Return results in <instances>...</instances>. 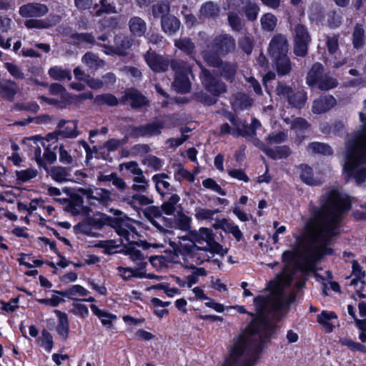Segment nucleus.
<instances>
[{"label": "nucleus", "mask_w": 366, "mask_h": 366, "mask_svg": "<svg viewBox=\"0 0 366 366\" xmlns=\"http://www.w3.org/2000/svg\"><path fill=\"white\" fill-rule=\"evenodd\" d=\"M339 342L342 346L347 347L352 352H360L366 354V346L362 343L355 342L350 338L340 337Z\"/></svg>", "instance_id": "obj_48"}, {"label": "nucleus", "mask_w": 366, "mask_h": 366, "mask_svg": "<svg viewBox=\"0 0 366 366\" xmlns=\"http://www.w3.org/2000/svg\"><path fill=\"white\" fill-rule=\"evenodd\" d=\"M312 38L307 27L302 24H297L293 32L294 54L299 57L306 56Z\"/></svg>", "instance_id": "obj_5"}, {"label": "nucleus", "mask_w": 366, "mask_h": 366, "mask_svg": "<svg viewBox=\"0 0 366 366\" xmlns=\"http://www.w3.org/2000/svg\"><path fill=\"white\" fill-rule=\"evenodd\" d=\"M211 66L219 69L221 75L227 81L232 82L234 79V76L237 73L236 64L229 61H223L222 60V63L219 66Z\"/></svg>", "instance_id": "obj_35"}, {"label": "nucleus", "mask_w": 366, "mask_h": 366, "mask_svg": "<svg viewBox=\"0 0 366 366\" xmlns=\"http://www.w3.org/2000/svg\"><path fill=\"white\" fill-rule=\"evenodd\" d=\"M143 214L145 218L157 228L159 231H164L163 227L155 220V218L162 217V210L159 207L148 206L143 210Z\"/></svg>", "instance_id": "obj_27"}, {"label": "nucleus", "mask_w": 366, "mask_h": 366, "mask_svg": "<svg viewBox=\"0 0 366 366\" xmlns=\"http://www.w3.org/2000/svg\"><path fill=\"white\" fill-rule=\"evenodd\" d=\"M243 11L244 12V14L247 20L252 21L256 20L259 11V7L256 3L252 2L249 0V1L247 4L245 8L244 9Z\"/></svg>", "instance_id": "obj_58"}, {"label": "nucleus", "mask_w": 366, "mask_h": 366, "mask_svg": "<svg viewBox=\"0 0 366 366\" xmlns=\"http://www.w3.org/2000/svg\"><path fill=\"white\" fill-rule=\"evenodd\" d=\"M310 124L304 118L298 117L293 122V127L296 129V138L299 142H302L305 139V133L309 130Z\"/></svg>", "instance_id": "obj_39"}, {"label": "nucleus", "mask_w": 366, "mask_h": 366, "mask_svg": "<svg viewBox=\"0 0 366 366\" xmlns=\"http://www.w3.org/2000/svg\"><path fill=\"white\" fill-rule=\"evenodd\" d=\"M37 341L39 345L48 352L51 351L54 345L52 335L46 329L42 330L41 337H39Z\"/></svg>", "instance_id": "obj_52"}, {"label": "nucleus", "mask_w": 366, "mask_h": 366, "mask_svg": "<svg viewBox=\"0 0 366 366\" xmlns=\"http://www.w3.org/2000/svg\"><path fill=\"white\" fill-rule=\"evenodd\" d=\"M336 104L337 101L332 95H321L313 102L312 111L317 114H324L332 109Z\"/></svg>", "instance_id": "obj_15"}, {"label": "nucleus", "mask_w": 366, "mask_h": 366, "mask_svg": "<svg viewBox=\"0 0 366 366\" xmlns=\"http://www.w3.org/2000/svg\"><path fill=\"white\" fill-rule=\"evenodd\" d=\"M69 122V121L65 119H61L58 124L57 128L58 131H60V136L63 138H75L79 135V132L77 131V120H73L71 122L74 124L73 128L69 127V126L65 127L64 129H61L64 127V125Z\"/></svg>", "instance_id": "obj_34"}, {"label": "nucleus", "mask_w": 366, "mask_h": 366, "mask_svg": "<svg viewBox=\"0 0 366 366\" xmlns=\"http://www.w3.org/2000/svg\"><path fill=\"white\" fill-rule=\"evenodd\" d=\"M307 99V92L304 90L293 91L291 95L288 96L287 101L292 108L302 109Z\"/></svg>", "instance_id": "obj_31"}, {"label": "nucleus", "mask_w": 366, "mask_h": 366, "mask_svg": "<svg viewBox=\"0 0 366 366\" xmlns=\"http://www.w3.org/2000/svg\"><path fill=\"white\" fill-rule=\"evenodd\" d=\"M339 84L337 78L330 76L329 74H325L318 84L315 86L320 91H329L337 87Z\"/></svg>", "instance_id": "obj_43"}, {"label": "nucleus", "mask_w": 366, "mask_h": 366, "mask_svg": "<svg viewBox=\"0 0 366 366\" xmlns=\"http://www.w3.org/2000/svg\"><path fill=\"white\" fill-rule=\"evenodd\" d=\"M37 170L33 168H28L24 170L16 171V180L20 182H26L37 176Z\"/></svg>", "instance_id": "obj_55"}, {"label": "nucleus", "mask_w": 366, "mask_h": 366, "mask_svg": "<svg viewBox=\"0 0 366 366\" xmlns=\"http://www.w3.org/2000/svg\"><path fill=\"white\" fill-rule=\"evenodd\" d=\"M249 342L250 340L245 334H240L231 348L230 360L228 362H232V365H238L239 357L242 356L246 352Z\"/></svg>", "instance_id": "obj_13"}, {"label": "nucleus", "mask_w": 366, "mask_h": 366, "mask_svg": "<svg viewBox=\"0 0 366 366\" xmlns=\"http://www.w3.org/2000/svg\"><path fill=\"white\" fill-rule=\"evenodd\" d=\"M152 15L154 18H162L169 15L170 2L167 0H162L153 4L152 7Z\"/></svg>", "instance_id": "obj_37"}, {"label": "nucleus", "mask_w": 366, "mask_h": 366, "mask_svg": "<svg viewBox=\"0 0 366 366\" xmlns=\"http://www.w3.org/2000/svg\"><path fill=\"white\" fill-rule=\"evenodd\" d=\"M114 46L104 44H98V46L107 49V54H116L119 56H124L127 55V51L132 46V40L123 34H118L114 36Z\"/></svg>", "instance_id": "obj_10"}, {"label": "nucleus", "mask_w": 366, "mask_h": 366, "mask_svg": "<svg viewBox=\"0 0 366 366\" xmlns=\"http://www.w3.org/2000/svg\"><path fill=\"white\" fill-rule=\"evenodd\" d=\"M239 46L245 54H250L254 48V39L249 36H244L239 39Z\"/></svg>", "instance_id": "obj_62"}, {"label": "nucleus", "mask_w": 366, "mask_h": 366, "mask_svg": "<svg viewBox=\"0 0 366 366\" xmlns=\"http://www.w3.org/2000/svg\"><path fill=\"white\" fill-rule=\"evenodd\" d=\"M207 49L202 51V56L208 66H219L222 63V57L234 51L236 41L229 34L216 35L212 39L208 40Z\"/></svg>", "instance_id": "obj_3"}, {"label": "nucleus", "mask_w": 366, "mask_h": 366, "mask_svg": "<svg viewBox=\"0 0 366 366\" xmlns=\"http://www.w3.org/2000/svg\"><path fill=\"white\" fill-rule=\"evenodd\" d=\"M337 315L333 311L323 310L317 316V322L323 327L325 332L330 333L334 330V325L329 321L332 319H337Z\"/></svg>", "instance_id": "obj_30"}, {"label": "nucleus", "mask_w": 366, "mask_h": 366, "mask_svg": "<svg viewBox=\"0 0 366 366\" xmlns=\"http://www.w3.org/2000/svg\"><path fill=\"white\" fill-rule=\"evenodd\" d=\"M48 74L54 80L71 79V71L68 69H64L61 66H54L51 67L48 71Z\"/></svg>", "instance_id": "obj_42"}, {"label": "nucleus", "mask_w": 366, "mask_h": 366, "mask_svg": "<svg viewBox=\"0 0 366 366\" xmlns=\"http://www.w3.org/2000/svg\"><path fill=\"white\" fill-rule=\"evenodd\" d=\"M144 59L150 69L154 73H163L172 69V59L168 56L160 55L149 49L144 55Z\"/></svg>", "instance_id": "obj_9"}, {"label": "nucleus", "mask_w": 366, "mask_h": 366, "mask_svg": "<svg viewBox=\"0 0 366 366\" xmlns=\"http://www.w3.org/2000/svg\"><path fill=\"white\" fill-rule=\"evenodd\" d=\"M219 12L218 6L212 1L204 3L200 8L201 15L207 18L216 17L219 15Z\"/></svg>", "instance_id": "obj_51"}, {"label": "nucleus", "mask_w": 366, "mask_h": 366, "mask_svg": "<svg viewBox=\"0 0 366 366\" xmlns=\"http://www.w3.org/2000/svg\"><path fill=\"white\" fill-rule=\"evenodd\" d=\"M265 324L266 322L262 318L256 317L250 321L243 333L253 337L260 332L262 327Z\"/></svg>", "instance_id": "obj_40"}, {"label": "nucleus", "mask_w": 366, "mask_h": 366, "mask_svg": "<svg viewBox=\"0 0 366 366\" xmlns=\"http://www.w3.org/2000/svg\"><path fill=\"white\" fill-rule=\"evenodd\" d=\"M50 176L56 182H64L68 181L69 172L63 167H52L50 169Z\"/></svg>", "instance_id": "obj_49"}, {"label": "nucleus", "mask_w": 366, "mask_h": 366, "mask_svg": "<svg viewBox=\"0 0 366 366\" xmlns=\"http://www.w3.org/2000/svg\"><path fill=\"white\" fill-rule=\"evenodd\" d=\"M146 266L147 262H140L137 268L119 267L118 269L123 272L122 278L124 280H129L132 277L142 279L144 276Z\"/></svg>", "instance_id": "obj_22"}, {"label": "nucleus", "mask_w": 366, "mask_h": 366, "mask_svg": "<svg viewBox=\"0 0 366 366\" xmlns=\"http://www.w3.org/2000/svg\"><path fill=\"white\" fill-rule=\"evenodd\" d=\"M54 313L58 317V322L56 327V331L61 340L65 342L69 338L70 326L68 315L66 312L58 310H54Z\"/></svg>", "instance_id": "obj_17"}, {"label": "nucleus", "mask_w": 366, "mask_h": 366, "mask_svg": "<svg viewBox=\"0 0 366 366\" xmlns=\"http://www.w3.org/2000/svg\"><path fill=\"white\" fill-rule=\"evenodd\" d=\"M121 104H129L131 109L139 110L149 105V100L141 91L135 87L126 89L120 98Z\"/></svg>", "instance_id": "obj_8"}, {"label": "nucleus", "mask_w": 366, "mask_h": 366, "mask_svg": "<svg viewBox=\"0 0 366 366\" xmlns=\"http://www.w3.org/2000/svg\"><path fill=\"white\" fill-rule=\"evenodd\" d=\"M90 308L93 314L101 319L102 324L104 326H112V320L117 319L116 315L102 310L94 304H92Z\"/></svg>", "instance_id": "obj_36"}, {"label": "nucleus", "mask_w": 366, "mask_h": 366, "mask_svg": "<svg viewBox=\"0 0 366 366\" xmlns=\"http://www.w3.org/2000/svg\"><path fill=\"white\" fill-rule=\"evenodd\" d=\"M175 251L182 256L183 262L181 263L182 266L184 268L191 263L196 264V260H197L198 251L203 252V247L197 246L195 243H180L177 247Z\"/></svg>", "instance_id": "obj_11"}, {"label": "nucleus", "mask_w": 366, "mask_h": 366, "mask_svg": "<svg viewBox=\"0 0 366 366\" xmlns=\"http://www.w3.org/2000/svg\"><path fill=\"white\" fill-rule=\"evenodd\" d=\"M288 41L282 34L274 35L269 44L268 54L272 59L287 55Z\"/></svg>", "instance_id": "obj_12"}, {"label": "nucleus", "mask_w": 366, "mask_h": 366, "mask_svg": "<svg viewBox=\"0 0 366 366\" xmlns=\"http://www.w3.org/2000/svg\"><path fill=\"white\" fill-rule=\"evenodd\" d=\"M200 79L206 91L214 97H219L227 91L226 84L204 67L202 68Z\"/></svg>", "instance_id": "obj_7"}, {"label": "nucleus", "mask_w": 366, "mask_h": 366, "mask_svg": "<svg viewBox=\"0 0 366 366\" xmlns=\"http://www.w3.org/2000/svg\"><path fill=\"white\" fill-rule=\"evenodd\" d=\"M100 6L98 4H94L92 6L94 16H101L104 14L117 13L116 6L114 0H100Z\"/></svg>", "instance_id": "obj_32"}, {"label": "nucleus", "mask_w": 366, "mask_h": 366, "mask_svg": "<svg viewBox=\"0 0 366 366\" xmlns=\"http://www.w3.org/2000/svg\"><path fill=\"white\" fill-rule=\"evenodd\" d=\"M111 212H113L114 214L116 216L114 218L120 219L124 222L123 224L125 226H122L121 230L124 232L125 234L119 235L121 237H124V240H129V236L130 235V232H135L136 228L132 225V219L129 217L127 214H125L123 212L119 209H111Z\"/></svg>", "instance_id": "obj_24"}, {"label": "nucleus", "mask_w": 366, "mask_h": 366, "mask_svg": "<svg viewBox=\"0 0 366 366\" xmlns=\"http://www.w3.org/2000/svg\"><path fill=\"white\" fill-rule=\"evenodd\" d=\"M228 24L234 31H241L244 24L240 17L235 12H229L227 16Z\"/></svg>", "instance_id": "obj_59"}, {"label": "nucleus", "mask_w": 366, "mask_h": 366, "mask_svg": "<svg viewBox=\"0 0 366 366\" xmlns=\"http://www.w3.org/2000/svg\"><path fill=\"white\" fill-rule=\"evenodd\" d=\"M326 46L330 55L335 54L339 49V35L333 34L332 36H327Z\"/></svg>", "instance_id": "obj_61"}, {"label": "nucleus", "mask_w": 366, "mask_h": 366, "mask_svg": "<svg viewBox=\"0 0 366 366\" xmlns=\"http://www.w3.org/2000/svg\"><path fill=\"white\" fill-rule=\"evenodd\" d=\"M291 153L292 151L287 145L277 146L264 151V154L274 160L287 158Z\"/></svg>", "instance_id": "obj_38"}, {"label": "nucleus", "mask_w": 366, "mask_h": 366, "mask_svg": "<svg viewBox=\"0 0 366 366\" xmlns=\"http://www.w3.org/2000/svg\"><path fill=\"white\" fill-rule=\"evenodd\" d=\"M325 69L320 62L314 63L307 71L306 76V84L310 87H315L320 81L325 73Z\"/></svg>", "instance_id": "obj_19"}, {"label": "nucleus", "mask_w": 366, "mask_h": 366, "mask_svg": "<svg viewBox=\"0 0 366 366\" xmlns=\"http://www.w3.org/2000/svg\"><path fill=\"white\" fill-rule=\"evenodd\" d=\"M352 44L355 49L362 48L365 44V31L361 25L357 24L354 28Z\"/></svg>", "instance_id": "obj_53"}, {"label": "nucleus", "mask_w": 366, "mask_h": 366, "mask_svg": "<svg viewBox=\"0 0 366 366\" xmlns=\"http://www.w3.org/2000/svg\"><path fill=\"white\" fill-rule=\"evenodd\" d=\"M202 247L203 252H209L212 254H218L221 257H224L229 251L228 248H224L220 243L217 242L215 238L207 246Z\"/></svg>", "instance_id": "obj_50"}, {"label": "nucleus", "mask_w": 366, "mask_h": 366, "mask_svg": "<svg viewBox=\"0 0 366 366\" xmlns=\"http://www.w3.org/2000/svg\"><path fill=\"white\" fill-rule=\"evenodd\" d=\"M260 23L263 30L272 31L277 25V18L272 13H267L261 17Z\"/></svg>", "instance_id": "obj_54"}, {"label": "nucleus", "mask_w": 366, "mask_h": 366, "mask_svg": "<svg viewBox=\"0 0 366 366\" xmlns=\"http://www.w3.org/2000/svg\"><path fill=\"white\" fill-rule=\"evenodd\" d=\"M88 224L91 225L92 230L103 229L105 226L113 228L118 235L125 234L124 232L121 230L122 226H125L124 222L117 218H113L102 212H97L93 217H87Z\"/></svg>", "instance_id": "obj_6"}, {"label": "nucleus", "mask_w": 366, "mask_h": 366, "mask_svg": "<svg viewBox=\"0 0 366 366\" xmlns=\"http://www.w3.org/2000/svg\"><path fill=\"white\" fill-rule=\"evenodd\" d=\"M114 192L113 189L109 190L103 188H97L93 193L92 200H97L102 204L107 205L109 202L112 201L111 194Z\"/></svg>", "instance_id": "obj_47"}, {"label": "nucleus", "mask_w": 366, "mask_h": 366, "mask_svg": "<svg viewBox=\"0 0 366 366\" xmlns=\"http://www.w3.org/2000/svg\"><path fill=\"white\" fill-rule=\"evenodd\" d=\"M180 25L179 19L172 14H169L161 20L162 30L167 35L174 34L179 29Z\"/></svg>", "instance_id": "obj_23"}, {"label": "nucleus", "mask_w": 366, "mask_h": 366, "mask_svg": "<svg viewBox=\"0 0 366 366\" xmlns=\"http://www.w3.org/2000/svg\"><path fill=\"white\" fill-rule=\"evenodd\" d=\"M216 237L212 229L202 227L199 230L192 231L189 234V240L194 243L209 244Z\"/></svg>", "instance_id": "obj_18"}, {"label": "nucleus", "mask_w": 366, "mask_h": 366, "mask_svg": "<svg viewBox=\"0 0 366 366\" xmlns=\"http://www.w3.org/2000/svg\"><path fill=\"white\" fill-rule=\"evenodd\" d=\"M301 180L307 185H315V179H314L313 170L311 167L306 164L300 165Z\"/></svg>", "instance_id": "obj_46"}, {"label": "nucleus", "mask_w": 366, "mask_h": 366, "mask_svg": "<svg viewBox=\"0 0 366 366\" xmlns=\"http://www.w3.org/2000/svg\"><path fill=\"white\" fill-rule=\"evenodd\" d=\"M124 237H121L119 240L107 239L104 241H99L96 247L104 249V253L107 255H112L117 254L118 250L124 242Z\"/></svg>", "instance_id": "obj_28"}, {"label": "nucleus", "mask_w": 366, "mask_h": 366, "mask_svg": "<svg viewBox=\"0 0 366 366\" xmlns=\"http://www.w3.org/2000/svg\"><path fill=\"white\" fill-rule=\"evenodd\" d=\"M48 7L43 4L31 2L19 7V13L24 18L41 17L47 14Z\"/></svg>", "instance_id": "obj_14"}, {"label": "nucleus", "mask_w": 366, "mask_h": 366, "mask_svg": "<svg viewBox=\"0 0 366 366\" xmlns=\"http://www.w3.org/2000/svg\"><path fill=\"white\" fill-rule=\"evenodd\" d=\"M72 306L73 308L71 309L70 312L73 315L79 316L81 318L86 317L89 315V309L86 305L74 301Z\"/></svg>", "instance_id": "obj_64"}, {"label": "nucleus", "mask_w": 366, "mask_h": 366, "mask_svg": "<svg viewBox=\"0 0 366 366\" xmlns=\"http://www.w3.org/2000/svg\"><path fill=\"white\" fill-rule=\"evenodd\" d=\"M213 227L215 229H222L226 233L232 234L237 242H239L243 238V234L239 229V226L229 222L226 218L217 219L213 224Z\"/></svg>", "instance_id": "obj_16"}, {"label": "nucleus", "mask_w": 366, "mask_h": 366, "mask_svg": "<svg viewBox=\"0 0 366 366\" xmlns=\"http://www.w3.org/2000/svg\"><path fill=\"white\" fill-rule=\"evenodd\" d=\"M93 103L94 105L99 107L107 105L112 107L121 104L120 99H119L114 94L111 93H104L97 95Z\"/></svg>", "instance_id": "obj_33"}, {"label": "nucleus", "mask_w": 366, "mask_h": 366, "mask_svg": "<svg viewBox=\"0 0 366 366\" xmlns=\"http://www.w3.org/2000/svg\"><path fill=\"white\" fill-rule=\"evenodd\" d=\"M54 294L59 295L62 297H67L68 299L73 300L74 301H79V299H74L73 297L76 295L86 296L89 291L80 285H74L68 289L64 290H52Z\"/></svg>", "instance_id": "obj_20"}, {"label": "nucleus", "mask_w": 366, "mask_h": 366, "mask_svg": "<svg viewBox=\"0 0 366 366\" xmlns=\"http://www.w3.org/2000/svg\"><path fill=\"white\" fill-rule=\"evenodd\" d=\"M274 68L277 74L280 76H285L292 70L291 61L288 55L272 59Z\"/></svg>", "instance_id": "obj_29"}, {"label": "nucleus", "mask_w": 366, "mask_h": 366, "mask_svg": "<svg viewBox=\"0 0 366 366\" xmlns=\"http://www.w3.org/2000/svg\"><path fill=\"white\" fill-rule=\"evenodd\" d=\"M128 26L130 32L137 37L144 36L147 31V23L139 16H132L129 19Z\"/></svg>", "instance_id": "obj_25"}, {"label": "nucleus", "mask_w": 366, "mask_h": 366, "mask_svg": "<svg viewBox=\"0 0 366 366\" xmlns=\"http://www.w3.org/2000/svg\"><path fill=\"white\" fill-rule=\"evenodd\" d=\"M19 91L17 84L11 79L0 81V96L5 100L12 102Z\"/></svg>", "instance_id": "obj_21"}, {"label": "nucleus", "mask_w": 366, "mask_h": 366, "mask_svg": "<svg viewBox=\"0 0 366 366\" xmlns=\"http://www.w3.org/2000/svg\"><path fill=\"white\" fill-rule=\"evenodd\" d=\"M73 44L75 45H80L82 43H87L89 44H97L95 38L92 33H78L74 32L70 35Z\"/></svg>", "instance_id": "obj_41"}, {"label": "nucleus", "mask_w": 366, "mask_h": 366, "mask_svg": "<svg viewBox=\"0 0 366 366\" xmlns=\"http://www.w3.org/2000/svg\"><path fill=\"white\" fill-rule=\"evenodd\" d=\"M293 91L292 87L285 81H278L275 89V92L277 96L286 99L288 98V96L291 95Z\"/></svg>", "instance_id": "obj_63"}, {"label": "nucleus", "mask_w": 366, "mask_h": 366, "mask_svg": "<svg viewBox=\"0 0 366 366\" xmlns=\"http://www.w3.org/2000/svg\"><path fill=\"white\" fill-rule=\"evenodd\" d=\"M144 126L147 137L159 136L165 127L164 122L162 120H155Z\"/></svg>", "instance_id": "obj_45"}, {"label": "nucleus", "mask_w": 366, "mask_h": 366, "mask_svg": "<svg viewBox=\"0 0 366 366\" xmlns=\"http://www.w3.org/2000/svg\"><path fill=\"white\" fill-rule=\"evenodd\" d=\"M174 45L186 56H188L190 59L196 61V46L194 43L192 41L190 38H180L179 39L175 41Z\"/></svg>", "instance_id": "obj_26"}, {"label": "nucleus", "mask_w": 366, "mask_h": 366, "mask_svg": "<svg viewBox=\"0 0 366 366\" xmlns=\"http://www.w3.org/2000/svg\"><path fill=\"white\" fill-rule=\"evenodd\" d=\"M172 70L174 73L172 83L174 90L179 94L189 93L192 87L189 80V75L192 73L191 65L187 61L172 59Z\"/></svg>", "instance_id": "obj_4"}, {"label": "nucleus", "mask_w": 366, "mask_h": 366, "mask_svg": "<svg viewBox=\"0 0 366 366\" xmlns=\"http://www.w3.org/2000/svg\"><path fill=\"white\" fill-rule=\"evenodd\" d=\"M363 110L359 113L360 120L363 123L362 129L346 141L343 165L346 181L354 179L357 186L366 181V167H359L366 164V99L363 102Z\"/></svg>", "instance_id": "obj_2"}, {"label": "nucleus", "mask_w": 366, "mask_h": 366, "mask_svg": "<svg viewBox=\"0 0 366 366\" xmlns=\"http://www.w3.org/2000/svg\"><path fill=\"white\" fill-rule=\"evenodd\" d=\"M74 232L81 233L90 237H97L95 233L92 232L91 225L88 224L87 217L84 218L81 222H79L74 227Z\"/></svg>", "instance_id": "obj_56"}, {"label": "nucleus", "mask_w": 366, "mask_h": 366, "mask_svg": "<svg viewBox=\"0 0 366 366\" xmlns=\"http://www.w3.org/2000/svg\"><path fill=\"white\" fill-rule=\"evenodd\" d=\"M81 60L84 64L91 69H97L100 66L101 60L97 55L92 52H86L84 54Z\"/></svg>", "instance_id": "obj_60"}, {"label": "nucleus", "mask_w": 366, "mask_h": 366, "mask_svg": "<svg viewBox=\"0 0 366 366\" xmlns=\"http://www.w3.org/2000/svg\"><path fill=\"white\" fill-rule=\"evenodd\" d=\"M102 26L109 31L120 29V16L105 17L102 20Z\"/></svg>", "instance_id": "obj_57"}, {"label": "nucleus", "mask_w": 366, "mask_h": 366, "mask_svg": "<svg viewBox=\"0 0 366 366\" xmlns=\"http://www.w3.org/2000/svg\"><path fill=\"white\" fill-rule=\"evenodd\" d=\"M352 198L337 188L329 190L322 196L320 207L310 205L309 223H313L320 232L312 237L316 247L308 250L303 262L297 268L302 272L315 269L317 262L326 255H332L334 249L330 247L333 237L338 235L340 227L345 216L352 209Z\"/></svg>", "instance_id": "obj_1"}, {"label": "nucleus", "mask_w": 366, "mask_h": 366, "mask_svg": "<svg viewBox=\"0 0 366 366\" xmlns=\"http://www.w3.org/2000/svg\"><path fill=\"white\" fill-rule=\"evenodd\" d=\"M308 148L315 154H322L325 156H330L333 154V150L331 147L325 143L313 142L309 144Z\"/></svg>", "instance_id": "obj_44"}]
</instances>
